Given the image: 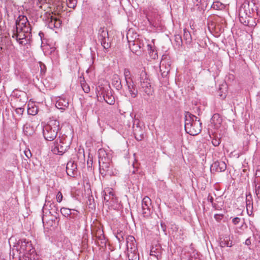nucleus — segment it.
<instances>
[{"mask_svg":"<svg viewBox=\"0 0 260 260\" xmlns=\"http://www.w3.org/2000/svg\"><path fill=\"white\" fill-rule=\"evenodd\" d=\"M127 255L129 260H139V254L138 250L128 252Z\"/></svg>","mask_w":260,"mask_h":260,"instance_id":"c756f323","label":"nucleus"},{"mask_svg":"<svg viewBox=\"0 0 260 260\" xmlns=\"http://www.w3.org/2000/svg\"><path fill=\"white\" fill-rule=\"evenodd\" d=\"M163 249L159 244L153 246L151 248L150 254L156 257L157 260H159L161 258V254Z\"/></svg>","mask_w":260,"mask_h":260,"instance_id":"4468645a","label":"nucleus"},{"mask_svg":"<svg viewBox=\"0 0 260 260\" xmlns=\"http://www.w3.org/2000/svg\"><path fill=\"white\" fill-rule=\"evenodd\" d=\"M133 128L135 139L137 141H141L144 138V131L142 127L139 125L138 123L134 124Z\"/></svg>","mask_w":260,"mask_h":260,"instance_id":"ddd939ff","label":"nucleus"},{"mask_svg":"<svg viewBox=\"0 0 260 260\" xmlns=\"http://www.w3.org/2000/svg\"><path fill=\"white\" fill-rule=\"evenodd\" d=\"M140 83H141V88L142 89L147 95H150L152 94L153 90L151 88V86L150 82H149L148 79L147 78V75L145 72H142L140 74Z\"/></svg>","mask_w":260,"mask_h":260,"instance_id":"423d86ee","label":"nucleus"},{"mask_svg":"<svg viewBox=\"0 0 260 260\" xmlns=\"http://www.w3.org/2000/svg\"><path fill=\"white\" fill-rule=\"evenodd\" d=\"M226 169V165L223 161H216L210 167L211 173L214 172H222L224 171Z\"/></svg>","mask_w":260,"mask_h":260,"instance_id":"1a4fd4ad","label":"nucleus"},{"mask_svg":"<svg viewBox=\"0 0 260 260\" xmlns=\"http://www.w3.org/2000/svg\"><path fill=\"white\" fill-rule=\"evenodd\" d=\"M23 27H24V30H23L24 32H25V34H27V33L30 34L31 33V29L30 25L29 23H28L27 25H26V26H25Z\"/></svg>","mask_w":260,"mask_h":260,"instance_id":"a18cd8bd","label":"nucleus"},{"mask_svg":"<svg viewBox=\"0 0 260 260\" xmlns=\"http://www.w3.org/2000/svg\"><path fill=\"white\" fill-rule=\"evenodd\" d=\"M23 256L22 260H35V254H26V255H22Z\"/></svg>","mask_w":260,"mask_h":260,"instance_id":"c03bdc74","label":"nucleus"},{"mask_svg":"<svg viewBox=\"0 0 260 260\" xmlns=\"http://www.w3.org/2000/svg\"><path fill=\"white\" fill-rule=\"evenodd\" d=\"M41 74L42 75L43 74H45L46 71V67L44 64H41Z\"/></svg>","mask_w":260,"mask_h":260,"instance_id":"864d4df0","label":"nucleus"},{"mask_svg":"<svg viewBox=\"0 0 260 260\" xmlns=\"http://www.w3.org/2000/svg\"><path fill=\"white\" fill-rule=\"evenodd\" d=\"M184 127L187 133L191 136H196L202 131V123L196 116L186 112Z\"/></svg>","mask_w":260,"mask_h":260,"instance_id":"7ed1b4c3","label":"nucleus"},{"mask_svg":"<svg viewBox=\"0 0 260 260\" xmlns=\"http://www.w3.org/2000/svg\"><path fill=\"white\" fill-rule=\"evenodd\" d=\"M222 120L220 115L218 113H215L212 116L210 121L215 128H218L220 126Z\"/></svg>","mask_w":260,"mask_h":260,"instance_id":"a211bd4d","label":"nucleus"},{"mask_svg":"<svg viewBox=\"0 0 260 260\" xmlns=\"http://www.w3.org/2000/svg\"><path fill=\"white\" fill-rule=\"evenodd\" d=\"M211 8L214 10H221L223 8V5L219 2H215L213 3Z\"/></svg>","mask_w":260,"mask_h":260,"instance_id":"58836bf2","label":"nucleus"},{"mask_svg":"<svg viewBox=\"0 0 260 260\" xmlns=\"http://www.w3.org/2000/svg\"><path fill=\"white\" fill-rule=\"evenodd\" d=\"M41 125L43 127V135L44 138L46 141H48L49 137L48 136V134L49 133V126L48 124H45V123L43 122L42 123Z\"/></svg>","mask_w":260,"mask_h":260,"instance_id":"7c9ffc66","label":"nucleus"},{"mask_svg":"<svg viewBox=\"0 0 260 260\" xmlns=\"http://www.w3.org/2000/svg\"><path fill=\"white\" fill-rule=\"evenodd\" d=\"M39 3L41 4L40 8L42 9H44V11L46 10V9L49 8V5L47 2V0H39Z\"/></svg>","mask_w":260,"mask_h":260,"instance_id":"ea45409f","label":"nucleus"},{"mask_svg":"<svg viewBox=\"0 0 260 260\" xmlns=\"http://www.w3.org/2000/svg\"><path fill=\"white\" fill-rule=\"evenodd\" d=\"M53 176L54 177V178L50 179L51 180H52L53 182V184L52 185V187L55 188H58L59 186L58 179L55 175H53Z\"/></svg>","mask_w":260,"mask_h":260,"instance_id":"79ce46f5","label":"nucleus"},{"mask_svg":"<svg viewBox=\"0 0 260 260\" xmlns=\"http://www.w3.org/2000/svg\"><path fill=\"white\" fill-rule=\"evenodd\" d=\"M151 207V200L148 196H145L142 200L141 209L148 208Z\"/></svg>","mask_w":260,"mask_h":260,"instance_id":"a878e982","label":"nucleus"},{"mask_svg":"<svg viewBox=\"0 0 260 260\" xmlns=\"http://www.w3.org/2000/svg\"><path fill=\"white\" fill-rule=\"evenodd\" d=\"M223 217V215L216 214L214 215V218L217 221H220Z\"/></svg>","mask_w":260,"mask_h":260,"instance_id":"4d7b16f0","label":"nucleus"},{"mask_svg":"<svg viewBox=\"0 0 260 260\" xmlns=\"http://www.w3.org/2000/svg\"><path fill=\"white\" fill-rule=\"evenodd\" d=\"M212 143L214 146H218L220 144L221 141L220 139L215 138L212 140Z\"/></svg>","mask_w":260,"mask_h":260,"instance_id":"de8ad7c7","label":"nucleus"},{"mask_svg":"<svg viewBox=\"0 0 260 260\" xmlns=\"http://www.w3.org/2000/svg\"><path fill=\"white\" fill-rule=\"evenodd\" d=\"M66 172L68 176L75 177L78 174L77 166L74 161H70L67 164Z\"/></svg>","mask_w":260,"mask_h":260,"instance_id":"9d476101","label":"nucleus"},{"mask_svg":"<svg viewBox=\"0 0 260 260\" xmlns=\"http://www.w3.org/2000/svg\"><path fill=\"white\" fill-rule=\"evenodd\" d=\"M101 45L103 46L105 52H108L111 47V43L109 42V38L100 40Z\"/></svg>","mask_w":260,"mask_h":260,"instance_id":"cd10ccee","label":"nucleus"},{"mask_svg":"<svg viewBox=\"0 0 260 260\" xmlns=\"http://www.w3.org/2000/svg\"><path fill=\"white\" fill-rule=\"evenodd\" d=\"M123 74L125 83L126 82V81L133 80V78L132 76L131 73L128 69L125 68L124 69Z\"/></svg>","mask_w":260,"mask_h":260,"instance_id":"2f4dec72","label":"nucleus"},{"mask_svg":"<svg viewBox=\"0 0 260 260\" xmlns=\"http://www.w3.org/2000/svg\"><path fill=\"white\" fill-rule=\"evenodd\" d=\"M69 106V102L64 99H59L55 104V107L59 109H65Z\"/></svg>","mask_w":260,"mask_h":260,"instance_id":"5701e85b","label":"nucleus"},{"mask_svg":"<svg viewBox=\"0 0 260 260\" xmlns=\"http://www.w3.org/2000/svg\"><path fill=\"white\" fill-rule=\"evenodd\" d=\"M62 194L61 192L59 191H58L57 194H56V200L58 202L60 203L62 200Z\"/></svg>","mask_w":260,"mask_h":260,"instance_id":"8fccbe9b","label":"nucleus"},{"mask_svg":"<svg viewBox=\"0 0 260 260\" xmlns=\"http://www.w3.org/2000/svg\"><path fill=\"white\" fill-rule=\"evenodd\" d=\"M109 194L108 195V196H110V198H112V199H113V198H114V194H113V193L112 191H110L109 192Z\"/></svg>","mask_w":260,"mask_h":260,"instance_id":"69168bd1","label":"nucleus"},{"mask_svg":"<svg viewBox=\"0 0 260 260\" xmlns=\"http://www.w3.org/2000/svg\"><path fill=\"white\" fill-rule=\"evenodd\" d=\"M20 94L19 96L17 97V100H19L20 102H22L23 104H24L27 101L26 94L25 92H19Z\"/></svg>","mask_w":260,"mask_h":260,"instance_id":"f704fd0d","label":"nucleus"},{"mask_svg":"<svg viewBox=\"0 0 260 260\" xmlns=\"http://www.w3.org/2000/svg\"><path fill=\"white\" fill-rule=\"evenodd\" d=\"M55 48H50V53H52V52L55 51Z\"/></svg>","mask_w":260,"mask_h":260,"instance_id":"774afa93","label":"nucleus"},{"mask_svg":"<svg viewBox=\"0 0 260 260\" xmlns=\"http://www.w3.org/2000/svg\"><path fill=\"white\" fill-rule=\"evenodd\" d=\"M125 86L127 87L131 96L133 98H136L138 94V90L136 88L134 80L126 81Z\"/></svg>","mask_w":260,"mask_h":260,"instance_id":"2eb2a0df","label":"nucleus"},{"mask_svg":"<svg viewBox=\"0 0 260 260\" xmlns=\"http://www.w3.org/2000/svg\"><path fill=\"white\" fill-rule=\"evenodd\" d=\"M12 37L13 38H16L17 41H20L24 39V44H25L27 43V40L26 39L27 36L26 34L24 32L22 33L15 34L14 31L13 32Z\"/></svg>","mask_w":260,"mask_h":260,"instance_id":"393cba45","label":"nucleus"},{"mask_svg":"<svg viewBox=\"0 0 260 260\" xmlns=\"http://www.w3.org/2000/svg\"><path fill=\"white\" fill-rule=\"evenodd\" d=\"M126 246L128 252L138 250L136 240L134 236L129 235L127 237Z\"/></svg>","mask_w":260,"mask_h":260,"instance_id":"f8f14e48","label":"nucleus"},{"mask_svg":"<svg viewBox=\"0 0 260 260\" xmlns=\"http://www.w3.org/2000/svg\"><path fill=\"white\" fill-rule=\"evenodd\" d=\"M147 47H148V49L150 50V53H151V51H152V52H154V50L153 49H152V46H151V45H147Z\"/></svg>","mask_w":260,"mask_h":260,"instance_id":"0e129e2a","label":"nucleus"},{"mask_svg":"<svg viewBox=\"0 0 260 260\" xmlns=\"http://www.w3.org/2000/svg\"><path fill=\"white\" fill-rule=\"evenodd\" d=\"M246 204L247 213L248 215H251L252 214V210L249 211V209H252L253 203H252V196L250 193H249L248 194L246 195Z\"/></svg>","mask_w":260,"mask_h":260,"instance_id":"4be33fe9","label":"nucleus"},{"mask_svg":"<svg viewBox=\"0 0 260 260\" xmlns=\"http://www.w3.org/2000/svg\"><path fill=\"white\" fill-rule=\"evenodd\" d=\"M240 220L241 219L239 217H236L232 219V222L234 224L237 225L240 222Z\"/></svg>","mask_w":260,"mask_h":260,"instance_id":"603ef678","label":"nucleus"},{"mask_svg":"<svg viewBox=\"0 0 260 260\" xmlns=\"http://www.w3.org/2000/svg\"><path fill=\"white\" fill-rule=\"evenodd\" d=\"M14 247L22 255L34 254L35 251L31 242L26 239L19 240Z\"/></svg>","mask_w":260,"mask_h":260,"instance_id":"39448f33","label":"nucleus"},{"mask_svg":"<svg viewBox=\"0 0 260 260\" xmlns=\"http://www.w3.org/2000/svg\"><path fill=\"white\" fill-rule=\"evenodd\" d=\"M61 213L64 216L68 217L72 215L71 210L67 208H61L60 209Z\"/></svg>","mask_w":260,"mask_h":260,"instance_id":"e433bc0d","label":"nucleus"},{"mask_svg":"<svg viewBox=\"0 0 260 260\" xmlns=\"http://www.w3.org/2000/svg\"><path fill=\"white\" fill-rule=\"evenodd\" d=\"M255 11L257 14V9L254 4H250L249 2H244L241 5L238 10L240 22L244 25L250 27L256 26V23L253 18Z\"/></svg>","mask_w":260,"mask_h":260,"instance_id":"f03ea898","label":"nucleus"},{"mask_svg":"<svg viewBox=\"0 0 260 260\" xmlns=\"http://www.w3.org/2000/svg\"><path fill=\"white\" fill-rule=\"evenodd\" d=\"M98 38L99 40L108 38L109 34L107 29L105 27H101L99 30Z\"/></svg>","mask_w":260,"mask_h":260,"instance_id":"b1692460","label":"nucleus"},{"mask_svg":"<svg viewBox=\"0 0 260 260\" xmlns=\"http://www.w3.org/2000/svg\"><path fill=\"white\" fill-rule=\"evenodd\" d=\"M184 34H183V37L184 39L186 42V44H189L191 41V36L188 30H187L186 29H183Z\"/></svg>","mask_w":260,"mask_h":260,"instance_id":"473e14b6","label":"nucleus"},{"mask_svg":"<svg viewBox=\"0 0 260 260\" xmlns=\"http://www.w3.org/2000/svg\"><path fill=\"white\" fill-rule=\"evenodd\" d=\"M77 0H67V4L68 7L75 9L76 7Z\"/></svg>","mask_w":260,"mask_h":260,"instance_id":"4c0bfd02","label":"nucleus"},{"mask_svg":"<svg viewBox=\"0 0 260 260\" xmlns=\"http://www.w3.org/2000/svg\"><path fill=\"white\" fill-rule=\"evenodd\" d=\"M59 129V121L50 118V146L51 147V151L55 154L62 155L66 151L69 146L62 142L59 137L54 141Z\"/></svg>","mask_w":260,"mask_h":260,"instance_id":"f257e3e1","label":"nucleus"},{"mask_svg":"<svg viewBox=\"0 0 260 260\" xmlns=\"http://www.w3.org/2000/svg\"><path fill=\"white\" fill-rule=\"evenodd\" d=\"M111 162V157L110 155L107 154L104 149H100L99 150V165L103 164H109Z\"/></svg>","mask_w":260,"mask_h":260,"instance_id":"9b49d317","label":"nucleus"},{"mask_svg":"<svg viewBox=\"0 0 260 260\" xmlns=\"http://www.w3.org/2000/svg\"><path fill=\"white\" fill-rule=\"evenodd\" d=\"M50 29L56 28L58 29L61 25V21L57 17L51 15V13L55 16H58L63 11V6L61 0H50Z\"/></svg>","mask_w":260,"mask_h":260,"instance_id":"20e7f679","label":"nucleus"},{"mask_svg":"<svg viewBox=\"0 0 260 260\" xmlns=\"http://www.w3.org/2000/svg\"><path fill=\"white\" fill-rule=\"evenodd\" d=\"M81 86L83 90L85 93H89L90 92V87L88 85L82 84Z\"/></svg>","mask_w":260,"mask_h":260,"instance_id":"09e8293b","label":"nucleus"},{"mask_svg":"<svg viewBox=\"0 0 260 260\" xmlns=\"http://www.w3.org/2000/svg\"><path fill=\"white\" fill-rule=\"evenodd\" d=\"M38 109L36 107H32V108L28 107L27 109V113L28 114L35 115L37 114Z\"/></svg>","mask_w":260,"mask_h":260,"instance_id":"a19ab883","label":"nucleus"},{"mask_svg":"<svg viewBox=\"0 0 260 260\" xmlns=\"http://www.w3.org/2000/svg\"><path fill=\"white\" fill-rule=\"evenodd\" d=\"M112 84L118 90L122 88L121 80L119 76L117 74H114L113 76Z\"/></svg>","mask_w":260,"mask_h":260,"instance_id":"aec40b11","label":"nucleus"},{"mask_svg":"<svg viewBox=\"0 0 260 260\" xmlns=\"http://www.w3.org/2000/svg\"><path fill=\"white\" fill-rule=\"evenodd\" d=\"M251 240L250 238H247L245 242V245L249 246L251 244Z\"/></svg>","mask_w":260,"mask_h":260,"instance_id":"680f3d73","label":"nucleus"},{"mask_svg":"<svg viewBox=\"0 0 260 260\" xmlns=\"http://www.w3.org/2000/svg\"><path fill=\"white\" fill-rule=\"evenodd\" d=\"M174 40L176 43V45L178 46V47L182 46V39L181 36L180 35H175L174 36Z\"/></svg>","mask_w":260,"mask_h":260,"instance_id":"c9c22d12","label":"nucleus"},{"mask_svg":"<svg viewBox=\"0 0 260 260\" xmlns=\"http://www.w3.org/2000/svg\"><path fill=\"white\" fill-rule=\"evenodd\" d=\"M99 170L100 174L103 177L107 175H115V174L116 173L115 171L113 170L112 162L109 164H103L99 165Z\"/></svg>","mask_w":260,"mask_h":260,"instance_id":"0eeeda50","label":"nucleus"},{"mask_svg":"<svg viewBox=\"0 0 260 260\" xmlns=\"http://www.w3.org/2000/svg\"><path fill=\"white\" fill-rule=\"evenodd\" d=\"M101 94L103 95L104 100L107 104L110 105L114 104L115 98L112 94V90L110 86L108 88H103Z\"/></svg>","mask_w":260,"mask_h":260,"instance_id":"6e6552de","label":"nucleus"},{"mask_svg":"<svg viewBox=\"0 0 260 260\" xmlns=\"http://www.w3.org/2000/svg\"><path fill=\"white\" fill-rule=\"evenodd\" d=\"M141 212L143 216L144 217H148L150 216L151 213L152 212V207L148 208H142L141 209Z\"/></svg>","mask_w":260,"mask_h":260,"instance_id":"72a5a7b5","label":"nucleus"},{"mask_svg":"<svg viewBox=\"0 0 260 260\" xmlns=\"http://www.w3.org/2000/svg\"><path fill=\"white\" fill-rule=\"evenodd\" d=\"M95 236L96 240H98L97 245L99 246L103 247L106 246V240L104 235L103 231L101 230H98Z\"/></svg>","mask_w":260,"mask_h":260,"instance_id":"dca6fc26","label":"nucleus"},{"mask_svg":"<svg viewBox=\"0 0 260 260\" xmlns=\"http://www.w3.org/2000/svg\"><path fill=\"white\" fill-rule=\"evenodd\" d=\"M168 58H168V56L167 55H162V59H161V63L162 64V65H164V63H166V61L167 60H168Z\"/></svg>","mask_w":260,"mask_h":260,"instance_id":"5fc2aeb1","label":"nucleus"},{"mask_svg":"<svg viewBox=\"0 0 260 260\" xmlns=\"http://www.w3.org/2000/svg\"><path fill=\"white\" fill-rule=\"evenodd\" d=\"M258 172L255 174V178L253 184V186L255 187V192L258 198H260V179L259 176L258 175Z\"/></svg>","mask_w":260,"mask_h":260,"instance_id":"412c9836","label":"nucleus"},{"mask_svg":"<svg viewBox=\"0 0 260 260\" xmlns=\"http://www.w3.org/2000/svg\"><path fill=\"white\" fill-rule=\"evenodd\" d=\"M28 23H29L27 18L24 15H19L16 21V26L18 27V26L24 27Z\"/></svg>","mask_w":260,"mask_h":260,"instance_id":"6ab92c4d","label":"nucleus"},{"mask_svg":"<svg viewBox=\"0 0 260 260\" xmlns=\"http://www.w3.org/2000/svg\"><path fill=\"white\" fill-rule=\"evenodd\" d=\"M129 47L133 53L137 54V52L139 51L138 49L141 48V46L140 43L136 41L133 42L132 44L129 43Z\"/></svg>","mask_w":260,"mask_h":260,"instance_id":"bb28decb","label":"nucleus"},{"mask_svg":"<svg viewBox=\"0 0 260 260\" xmlns=\"http://www.w3.org/2000/svg\"><path fill=\"white\" fill-rule=\"evenodd\" d=\"M47 205H46V203L45 204L42 211H43V214L42 216V222L43 224V227H44V233L46 236H48V233L49 232V225L48 224V221L46 220V217H47V215H46L47 213H45L44 210L46 209V207Z\"/></svg>","mask_w":260,"mask_h":260,"instance_id":"f3484780","label":"nucleus"},{"mask_svg":"<svg viewBox=\"0 0 260 260\" xmlns=\"http://www.w3.org/2000/svg\"><path fill=\"white\" fill-rule=\"evenodd\" d=\"M39 36H40L41 40H42V47H43V44H44V41L45 40L44 38V34L42 32V31H40L39 34Z\"/></svg>","mask_w":260,"mask_h":260,"instance_id":"6e6d98bb","label":"nucleus"},{"mask_svg":"<svg viewBox=\"0 0 260 260\" xmlns=\"http://www.w3.org/2000/svg\"><path fill=\"white\" fill-rule=\"evenodd\" d=\"M207 200H208V201H209L212 203V205L213 207L214 208L216 206V204L213 203L214 199L210 193L208 194V196L207 198Z\"/></svg>","mask_w":260,"mask_h":260,"instance_id":"3c124183","label":"nucleus"},{"mask_svg":"<svg viewBox=\"0 0 260 260\" xmlns=\"http://www.w3.org/2000/svg\"><path fill=\"white\" fill-rule=\"evenodd\" d=\"M161 226L163 230L164 231H165V230H166V225H165L164 223H161Z\"/></svg>","mask_w":260,"mask_h":260,"instance_id":"338daca9","label":"nucleus"},{"mask_svg":"<svg viewBox=\"0 0 260 260\" xmlns=\"http://www.w3.org/2000/svg\"><path fill=\"white\" fill-rule=\"evenodd\" d=\"M110 200V197L108 196V194H105V196L104 197V200L105 202H108Z\"/></svg>","mask_w":260,"mask_h":260,"instance_id":"052dcab7","label":"nucleus"},{"mask_svg":"<svg viewBox=\"0 0 260 260\" xmlns=\"http://www.w3.org/2000/svg\"><path fill=\"white\" fill-rule=\"evenodd\" d=\"M24 27L23 26H18L17 27L16 26L15 29L14 30V32L15 31V34L17 33H22L23 32Z\"/></svg>","mask_w":260,"mask_h":260,"instance_id":"49530a36","label":"nucleus"},{"mask_svg":"<svg viewBox=\"0 0 260 260\" xmlns=\"http://www.w3.org/2000/svg\"><path fill=\"white\" fill-rule=\"evenodd\" d=\"M123 236V233L122 232H120L117 233L116 235V238L117 239L119 242H120L124 240Z\"/></svg>","mask_w":260,"mask_h":260,"instance_id":"37998d69","label":"nucleus"},{"mask_svg":"<svg viewBox=\"0 0 260 260\" xmlns=\"http://www.w3.org/2000/svg\"><path fill=\"white\" fill-rule=\"evenodd\" d=\"M24 109L22 108H18L16 109V112L18 114H22L23 112Z\"/></svg>","mask_w":260,"mask_h":260,"instance_id":"bf43d9fd","label":"nucleus"},{"mask_svg":"<svg viewBox=\"0 0 260 260\" xmlns=\"http://www.w3.org/2000/svg\"><path fill=\"white\" fill-rule=\"evenodd\" d=\"M24 153L26 157H27L28 158H30L32 156L31 152L29 150L25 151Z\"/></svg>","mask_w":260,"mask_h":260,"instance_id":"13d9d810","label":"nucleus"},{"mask_svg":"<svg viewBox=\"0 0 260 260\" xmlns=\"http://www.w3.org/2000/svg\"><path fill=\"white\" fill-rule=\"evenodd\" d=\"M220 245L222 247L225 246L231 247L233 246V241L230 240L229 237H225L220 241Z\"/></svg>","mask_w":260,"mask_h":260,"instance_id":"c85d7f7f","label":"nucleus"},{"mask_svg":"<svg viewBox=\"0 0 260 260\" xmlns=\"http://www.w3.org/2000/svg\"><path fill=\"white\" fill-rule=\"evenodd\" d=\"M219 96H220L222 99H224L226 97V94L225 93H222L221 92H219Z\"/></svg>","mask_w":260,"mask_h":260,"instance_id":"e2e57ef3","label":"nucleus"}]
</instances>
